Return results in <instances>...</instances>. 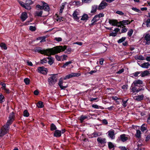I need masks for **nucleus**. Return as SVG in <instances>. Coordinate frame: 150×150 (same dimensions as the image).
Masks as SVG:
<instances>
[{
  "label": "nucleus",
  "instance_id": "f257e3e1",
  "mask_svg": "<svg viewBox=\"0 0 150 150\" xmlns=\"http://www.w3.org/2000/svg\"><path fill=\"white\" fill-rule=\"evenodd\" d=\"M65 46H57L52 48L46 50H42V48L39 47H36L34 49V51L45 54L47 55H53L55 54L60 53L64 51L66 49Z\"/></svg>",
  "mask_w": 150,
  "mask_h": 150
},
{
  "label": "nucleus",
  "instance_id": "f03ea898",
  "mask_svg": "<svg viewBox=\"0 0 150 150\" xmlns=\"http://www.w3.org/2000/svg\"><path fill=\"white\" fill-rule=\"evenodd\" d=\"M57 74H54L50 77L48 80V83L51 86L54 85L57 80Z\"/></svg>",
  "mask_w": 150,
  "mask_h": 150
},
{
  "label": "nucleus",
  "instance_id": "7ed1b4c3",
  "mask_svg": "<svg viewBox=\"0 0 150 150\" xmlns=\"http://www.w3.org/2000/svg\"><path fill=\"white\" fill-rule=\"evenodd\" d=\"M37 71L38 72L42 74H46L47 73V68L43 67H41L38 68Z\"/></svg>",
  "mask_w": 150,
  "mask_h": 150
},
{
  "label": "nucleus",
  "instance_id": "20e7f679",
  "mask_svg": "<svg viewBox=\"0 0 150 150\" xmlns=\"http://www.w3.org/2000/svg\"><path fill=\"white\" fill-rule=\"evenodd\" d=\"M143 85V82L142 80H138L134 81L132 83V86L139 87Z\"/></svg>",
  "mask_w": 150,
  "mask_h": 150
},
{
  "label": "nucleus",
  "instance_id": "39448f33",
  "mask_svg": "<svg viewBox=\"0 0 150 150\" xmlns=\"http://www.w3.org/2000/svg\"><path fill=\"white\" fill-rule=\"evenodd\" d=\"M64 129H62V130H56L55 131L54 136L56 137H59L61 135L62 133H63L65 132Z\"/></svg>",
  "mask_w": 150,
  "mask_h": 150
},
{
  "label": "nucleus",
  "instance_id": "423d86ee",
  "mask_svg": "<svg viewBox=\"0 0 150 150\" xmlns=\"http://www.w3.org/2000/svg\"><path fill=\"white\" fill-rule=\"evenodd\" d=\"M107 5V3L105 1H103L99 5L98 9L99 10L103 9L105 8Z\"/></svg>",
  "mask_w": 150,
  "mask_h": 150
},
{
  "label": "nucleus",
  "instance_id": "0eeeda50",
  "mask_svg": "<svg viewBox=\"0 0 150 150\" xmlns=\"http://www.w3.org/2000/svg\"><path fill=\"white\" fill-rule=\"evenodd\" d=\"M73 17L74 19L77 21L78 22L79 21V18L80 17L79 16V12L77 11H75L73 14Z\"/></svg>",
  "mask_w": 150,
  "mask_h": 150
},
{
  "label": "nucleus",
  "instance_id": "6e6552de",
  "mask_svg": "<svg viewBox=\"0 0 150 150\" xmlns=\"http://www.w3.org/2000/svg\"><path fill=\"white\" fill-rule=\"evenodd\" d=\"M108 135L110 138L112 139L115 138V132L113 130H111L108 132Z\"/></svg>",
  "mask_w": 150,
  "mask_h": 150
},
{
  "label": "nucleus",
  "instance_id": "1a4fd4ad",
  "mask_svg": "<svg viewBox=\"0 0 150 150\" xmlns=\"http://www.w3.org/2000/svg\"><path fill=\"white\" fill-rule=\"evenodd\" d=\"M119 23L121 26L125 27V25L129 24H130V22H129V21L128 20H123L120 21Z\"/></svg>",
  "mask_w": 150,
  "mask_h": 150
},
{
  "label": "nucleus",
  "instance_id": "9d476101",
  "mask_svg": "<svg viewBox=\"0 0 150 150\" xmlns=\"http://www.w3.org/2000/svg\"><path fill=\"white\" fill-rule=\"evenodd\" d=\"M130 89L131 90L132 92L133 93H138L141 90V89L139 88L137 89L136 86H132V85L131 86Z\"/></svg>",
  "mask_w": 150,
  "mask_h": 150
},
{
  "label": "nucleus",
  "instance_id": "9b49d317",
  "mask_svg": "<svg viewBox=\"0 0 150 150\" xmlns=\"http://www.w3.org/2000/svg\"><path fill=\"white\" fill-rule=\"evenodd\" d=\"M144 96L142 94L141 95H138L133 97V98L134 100L137 101H140L144 99Z\"/></svg>",
  "mask_w": 150,
  "mask_h": 150
},
{
  "label": "nucleus",
  "instance_id": "f8f14e48",
  "mask_svg": "<svg viewBox=\"0 0 150 150\" xmlns=\"http://www.w3.org/2000/svg\"><path fill=\"white\" fill-rule=\"evenodd\" d=\"M99 20V19L98 18V16L96 15L91 21V23L90 24V25L91 26L94 25H95V23Z\"/></svg>",
  "mask_w": 150,
  "mask_h": 150
},
{
  "label": "nucleus",
  "instance_id": "ddd939ff",
  "mask_svg": "<svg viewBox=\"0 0 150 150\" xmlns=\"http://www.w3.org/2000/svg\"><path fill=\"white\" fill-rule=\"evenodd\" d=\"M43 4L42 9L46 11H48L50 10V7L44 1L42 2Z\"/></svg>",
  "mask_w": 150,
  "mask_h": 150
},
{
  "label": "nucleus",
  "instance_id": "4468645a",
  "mask_svg": "<svg viewBox=\"0 0 150 150\" xmlns=\"http://www.w3.org/2000/svg\"><path fill=\"white\" fill-rule=\"evenodd\" d=\"M63 81L62 79H60L59 80V82L58 83V85L59 86L60 88L62 89H64L67 88V86H63Z\"/></svg>",
  "mask_w": 150,
  "mask_h": 150
},
{
  "label": "nucleus",
  "instance_id": "2eb2a0df",
  "mask_svg": "<svg viewBox=\"0 0 150 150\" xmlns=\"http://www.w3.org/2000/svg\"><path fill=\"white\" fill-rule=\"evenodd\" d=\"M27 18L28 15L26 12H23L22 13L21 18L23 22Z\"/></svg>",
  "mask_w": 150,
  "mask_h": 150
},
{
  "label": "nucleus",
  "instance_id": "dca6fc26",
  "mask_svg": "<svg viewBox=\"0 0 150 150\" xmlns=\"http://www.w3.org/2000/svg\"><path fill=\"white\" fill-rule=\"evenodd\" d=\"M120 138L121 140L123 142H125L127 141L128 138L127 135L124 134L120 135Z\"/></svg>",
  "mask_w": 150,
  "mask_h": 150
},
{
  "label": "nucleus",
  "instance_id": "f3484780",
  "mask_svg": "<svg viewBox=\"0 0 150 150\" xmlns=\"http://www.w3.org/2000/svg\"><path fill=\"white\" fill-rule=\"evenodd\" d=\"M97 141L98 143L101 144H104L106 143V139L105 138L98 137L97 138Z\"/></svg>",
  "mask_w": 150,
  "mask_h": 150
},
{
  "label": "nucleus",
  "instance_id": "a211bd4d",
  "mask_svg": "<svg viewBox=\"0 0 150 150\" xmlns=\"http://www.w3.org/2000/svg\"><path fill=\"white\" fill-rule=\"evenodd\" d=\"M145 40L147 41L146 44H150V34H147L145 36Z\"/></svg>",
  "mask_w": 150,
  "mask_h": 150
},
{
  "label": "nucleus",
  "instance_id": "6ab92c4d",
  "mask_svg": "<svg viewBox=\"0 0 150 150\" xmlns=\"http://www.w3.org/2000/svg\"><path fill=\"white\" fill-rule=\"evenodd\" d=\"M150 66V64L148 62H145L142 64L140 66L143 68L147 69Z\"/></svg>",
  "mask_w": 150,
  "mask_h": 150
},
{
  "label": "nucleus",
  "instance_id": "aec40b11",
  "mask_svg": "<svg viewBox=\"0 0 150 150\" xmlns=\"http://www.w3.org/2000/svg\"><path fill=\"white\" fill-rule=\"evenodd\" d=\"M141 72L140 76H141L142 77L147 76L150 74L149 71L147 70Z\"/></svg>",
  "mask_w": 150,
  "mask_h": 150
},
{
  "label": "nucleus",
  "instance_id": "412c9836",
  "mask_svg": "<svg viewBox=\"0 0 150 150\" xmlns=\"http://www.w3.org/2000/svg\"><path fill=\"white\" fill-rule=\"evenodd\" d=\"M98 8V6L97 5H94L92 6L91 10V13H95L97 10V9Z\"/></svg>",
  "mask_w": 150,
  "mask_h": 150
},
{
  "label": "nucleus",
  "instance_id": "4be33fe9",
  "mask_svg": "<svg viewBox=\"0 0 150 150\" xmlns=\"http://www.w3.org/2000/svg\"><path fill=\"white\" fill-rule=\"evenodd\" d=\"M89 119L88 116L86 115H81L80 117V120L81 123L83 122L85 120H88Z\"/></svg>",
  "mask_w": 150,
  "mask_h": 150
},
{
  "label": "nucleus",
  "instance_id": "5701e85b",
  "mask_svg": "<svg viewBox=\"0 0 150 150\" xmlns=\"http://www.w3.org/2000/svg\"><path fill=\"white\" fill-rule=\"evenodd\" d=\"M109 22L110 24L113 26L117 25V24L118 23L117 21L114 20H109Z\"/></svg>",
  "mask_w": 150,
  "mask_h": 150
},
{
  "label": "nucleus",
  "instance_id": "b1692460",
  "mask_svg": "<svg viewBox=\"0 0 150 150\" xmlns=\"http://www.w3.org/2000/svg\"><path fill=\"white\" fill-rule=\"evenodd\" d=\"M47 58L49 59L48 64L50 65L52 64L54 62V58L50 56H49Z\"/></svg>",
  "mask_w": 150,
  "mask_h": 150
},
{
  "label": "nucleus",
  "instance_id": "393cba45",
  "mask_svg": "<svg viewBox=\"0 0 150 150\" xmlns=\"http://www.w3.org/2000/svg\"><path fill=\"white\" fill-rule=\"evenodd\" d=\"M141 132L140 130L138 129L136 130V133L135 135L136 138H139L141 137Z\"/></svg>",
  "mask_w": 150,
  "mask_h": 150
},
{
  "label": "nucleus",
  "instance_id": "a878e982",
  "mask_svg": "<svg viewBox=\"0 0 150 150\" xmlns=\"http://www.w3.org/2000/svg\"><path fill=\"white\" fill-rule=\"evenodd\" d=\"M135 59L137 60H143L145 59V58L142 55H136L135 57Z\"/></svg>",
  "mask_w": 150,
  "mask_h": 150
},
{
  "label": "nucleus",
  "instance_id": "bb28decb",
  "mask_svg": "<svg viewBox=\"0 0 150 150\" xmlns=\"http://www.w3.org/2000/svg\"><path fill=\"white\" fill-rule=\"evenodd\" d=\"M42 13V11H36L35 13V16L41 17Z\"/></svg>",
  "mask_w": 150,
  "mask_h": 150
},
{
  "label": "nucleus",
  "instance_id": "cd10ccee",
  "mask_svg": "<svg viewBox=\"0 0 150 150\" xmlns=\"http://www.w3.org/2000/svg\"><path fill=\"white\" fill-rule=\"evenodd\" d=\"M37 106L38 108H42L44 107L43 103L41 101H39L37 104Z\"/></svg>",
  "mask_w": 150,
  "mask_h": 150
},
{
  "label": "nucleus",
  "instance_id": "c85d7f7f",
  "mask_svg": "<svg viewBox=\"0 0 150 150\" xmlns=\"http://www.w3.org/2000/svg\"><path fill=\"white\" fill-rule=\"evenodd\" d=\"M88 18V16L86 14H84L82 16V17L81 18V20L84 21L87 20Z\"/></svg>",
  "mask_w": 150,
  "mask_h": 150
},
{
  "label": "nucleus",
  "instance_id": "c756f323",
  "mask_svg": "<svg viewBox=\"0 0 150 150\" xmlns=\"http://www.w3.org/2000/svg\"><path fill=\"white\" fill-rule=\"evenodd\" d=\"M0 46L2 48L6 50L7 49V47L6 44L3 42H1L0 44Z\"/></svg>",
  "mask_w": 150,
  "mask_h": 150
},
{
  "label": "nucleus",
  "instance_id": "7c9ffc66",
  "mask_svg": "<svg viewBox=\"0 0 150 150\" xmlns=\"http://www.w3.org/2000/svg\"><path fill=\"white\" fill-rule=\"evenodd\" d=\"M72 63L71 61H69L68 62H66L64 64V65L62 67V68H65L66 67L68 66L69 64H71Z\"/></svg>",
  "mask_w": 150,
  "mask_h": 150
},
{
  "label": "nucleus",
  "instance_id": "2f4dec72",
  "mask_svg": "<svg viewBox=\"0 0 150 150\" xmlns=\"http://www.w3.org/2000/svg\"><path fill=\"white\" fill-rule=\"evenodd\" d=\"M56 129V126L54 124L52 123L51 125L50 129L51 131L55 130Z\"/></svg>",
  "mask_w": 150,
  "mask_h": 150
},
{
  "label": "nucleus",
  "instance_id": "473e14b6",
  "mask_svg": "<svg viewBox=\"0 0 150 150\" xmlns=\"http://www.w3.org/2000/svg\"><path fill=\"white\" fill-rule=\"evenodd\" d=\"M145 124H143L141 127V129L142 132H144V131L146 130L147 128L146 127H145Z\"/></svg>",
  "mask_w": 150,
  "mask_h": 150
},
{
  "label": "nucleus",
  "instance_id": "72a5a7b5",
  "mask_svg": "<svg viewBox=\"0 0 150 150\" xmlns=\"http://www.w3.org/2000/svg\"><path fill=\"white\" fill-rule=\"evenodd\" d=\"M126 39L125 37H122L117 41V42L119 43H120L124 41Z\"/></svg>",
  "mask_w": 150,
  "mask_h": 150
},
{
  "label": "nucleus",
  "instance_id": "f704fd0d",
  "mask_svg": "<svg viewBox=\"0 0 150 150\" xmlns=\"http://www.w3.org/2000/svg\"><path fill=\"white\" fill-rule=\"evenodd\" d=\"M133 30L132 29H130L127 32V35L129 37H131L133 34Z\"/></svg>",
  "mask_w": 150,
  "mask_h": 150
},
{
  "label": "nucleus",
  "instance_id": "c9c22d12",
  "mask_svg": "<svg viewBox=\"0 0 150 150\" xmlns=\"http://www.w3.org/2000/svg\"><path fill=\"white\" fill-rule=\"evenodd\" d=\"M72 77H78L81 75V74L79 73H71Z\"/></svg>",
  "mask_w": 150,
  "mask_h": 150
},
{
  "label": "nucleus",
  "instance_id": "e433bc0d",
  "mask_svg": "<svg viewBox=\"0 0 150 150\" xmlns=\"http://www.w3.org/2000/svg\"><path fill=\"white\" fill-rule=\"evenodd\" d=\"M14 113L13 112H12V113L10 114L9 117V119L14 120Z\"/></svg>",
  "mask_w": 150,
  "mask_h": 150
},
{
  "label": "nucleus",
  "instance_id": "4c0bfd02",
  "mask_svg": "<svg viewBox=\"0 0 150 150\" xmlns=\"http://www.w3.org/2000/svg\"><path fill=\"white\" fill-rule=\"evenodd\" d=\"M38 40H41L40 42H42L45 41V37H40L37 38Z\"/></svg>",
  "mask_w": 150,
  "mask_h": 150
},
{
  "label": "nucleus",
  "instance_id": "58836bf2",
  "mask_svg": "<svg viewBox=\"0 0 150 150\" xmlns=\"http://www.w3.org/2000/svg\"><path fill=\"white\" fill-rule=\"evenodd\" d=\"M132 9L135 12L139 13H141V11L139 9H138L136 7H132Z\"/></svg>",
  "mask_w": 150,
  "mask_h": 150
},
{
  "label": "nucleus",
  "instance_id": "ea45409f",
  "mask_svg": "<svg viewBox=\"0 0 150 150\" xmlns=\"http://www.w3.org/2000/svg\"><path fill=\"white\" fill-rule=\"evenodd\" d=\"M24 81L26 85H28L30 83V80L28 78H26L24 80Z\"/></svg>",
  "mask_w": 150,
  "mask_h": 150
},
{
  "label": "nucleus",
  "instance_id": "a19ab883",
  "mask_svg": "<svg viewBox=\"0 0 150 150\" xmlns=\"http://www.w3.org/2000/svg\"><path fill=\"white\" fill-rule=\"evenodd\" d=\"M5 130V129H2L0 131V132H1V134L2 136L6 134L8 132V131H6V132H5L6 131Z\"/></svg>",
  "mask_w": 150,
  "mask_h": 150
},
{
  "label": "nucleus",
  "instance_id": "79ce46f5",
  "mask_svg": "<svg viewBox=\"0 0 150 150\" xmlns=\"http://www.w3.org/2000/svg\"><path fill=\"white\" fill-rule=\"evenodd\" d=\"M30 5L25 4L23 7L25 8V9L29 10L31 9V7L30 6Z\"/></svg>",
  "mask_w": 150,
  "mask_h": 150
},
{
  "label": "nucleus",
  "instance_id": "37998d69",
  "mask_svg": "<svg viewBox=\"0 0 150 150\" xmlns=\"http://www.w3.org/2000/svg\"><path fill=\"white\" fill-rule=\"evenodd\" d=\"M29 115V113L26 110H25L23 112V115L24 116L28 117Z\"/></svg>",
  "mask_w": 150,
  "mask_h": 150
},
{
  "label": "nucleus",
  "instance_id": "c03bdc74",
  "mask_svg": "<svg viewBox=\"0 0 150 150\" xmlns=\"http://www.w3.org/2000/svg\"><path fill=\"white\" fill-rule=\"evenodd\" d=\"M65 5L64 4H62V5L60 6V8L59 11L60 13H62L63 10L64 8Z\"/></svg>",
  "mask_w": 150,
  "mask_h": 150
},
{
  "label": "nucleus",
  "instance_id": "a18cd8bd",
  "mask_svg": "<svg viewBox=\"0 0 150 150\" xmlns=\"http://www.w3.org/2000/svg\"><path fill=\"white\" fill-rule=\"evenodd\" d=\"M29 28V30L32 31H35L36 30L35 27L32 26H30Z\"/></svg>",
  "mask_w": 150,
  "mask_h": 150
},
{
  "label": "nucleus",
  "instance_id": "49530a36",
  "mask_svg": "<svg viewBox=\"0 0 150 150\" xmlns=\"http://www.w3.org/2000/svg\"><path fill=\"white\" fill-rule=\"evenodd\" d=\"M108 146L110 149H112L113 148L114 146L111 142H109L108 143Z\"/></svg>",
  "mask_w": 150,
  "mask_h": 150
},
{
  "label": "nucleus",
  "instance_id": "de8ad7c7",
  "mask_svg": "<svg viewBox=\"0 0 150 150\" xmlns=\"http://www.w3.org/2000/svg\"><path fill=\"white\" fill-rule=\"evenodd\" d=\"M72 77V75L71 73L70 74H68L64 78V80H66L67 79H69Z\"/></svg>",
  "mask_w": 150,
  "mask_h": 150
},
{
  "label": "nucleus",
  "instance_id": "09e8293b",
  "mask_svg": "<svg viewBox=\"0 0 150 150\" xmlns=\"http://www.w3.org/2000/svg\"><path fill=\"white\" fill-rule=\"evenodd\" d=\"M92 0H82V3H91Z\"/></svg>",
  "mask_w": 150,
  "mask_h": 150
},
{
  "label": "nucleus",
  "instance_id": "8fccbe9b",
  "mask_svg": "<svg viewBox=\"0 0 150 150\" xmlns=\"http://www.w3.org/2000/svg\"><path fill=\"white\" fill-rule=\"evenodd\" d=\"M9 125L6 124V125H5L3 127V128L2 129H5V130L6 131H8L9 129ZM5 132H6V131Z\"/></svg>",
  "mask_w": 150,
  "mask_h": 150
},
{
  "label": "nucleus",
  "instance_id": "3c124183",
  "mask_svg": "<svg viewBox=\"0 0 150 150\" xmlns=\"http://www.w3.org/2000/svg\"><path fill=\"white\" fill-rule=\"evenodd\" d=\"M99 136L98 133L96 132L93 133L92 135L93 137H97Z\"/></svg>",
  "mask_w": 150,
  "mask_h": 150
},
{
  "label": "nucleus",
  "instance_id": "603ef678",
  "mask_svg": "<svg viewBox=\"0 0 150 150\" xmlns=\"http://www.w3.org/2000/svg\"><path fill=\"white\" fill-rule=\"evenodd\" d=\"M62 55L61 56H59L58 55H56L55 56V57L56 59L58 61L60 60L62 58Z\"/></svg>",
  "mask_w": 150,
  "mask_h": 150
},
{
  "label": "nucleus",
  "instance_id": "864d4df0",
  "mask_svg": "<svg viewBox=\"0 0 150 150\" xmlns=\"http://www.w3.org/2000/svg\"><path fill=\"white\" fill-rule=\"evenodd\" d=\"M47 62V59L46 58H44L43 59H42L40 61V63L41 64H44L45 63H46Z\"/></svg>",
  "mask_w": 150,
  "mask_h": 150
},
{
  "label": "nucleus",
  "instance_id": "5fc2aeb1",
  "mask_svg": "<svg viewBox=\"0 0 150 150\" xmlns=\"http://www.w3.org/2000/svg\"><path fill=\"white\" fill-rule=\"evenodd\" d=\"M32 1L31 0H26L25 1V4L30 5L32 4Z\"/></svg>",
  "mask_w": 150,
  "mask_h": 150
},
{
  "label": "nucleus",
  "instance_id": "6e6d98bb",
  "mask_svg": "<svg viewBox=\"0 0 150 150\" xmlns=\"http://www.w3.org/2000/svg\"><path fill=\"white\" fill-rule=\"evenodd\" d=\"M146 25L147 27L150 26V19H148L147 20Z\"/></svg>",
  "mask_w": 150,
  "mask_h": 150
},
{
  "label": "nucleus",
  "instance_id": "4d7b16f0",
  "mask_svg": "<svg viewBox=\"0 0 150 150\" xmlns=\"http://www.w3.org/2000/svg\"><path fill=\"white\" fill-rule=\"evenodd\" d=\"M128 99L126 101H124L123 100H122V105L124 107H125L127 106V105L126 104L127 101L128 100Z\"/></svg>",
  "mask_w": 150,
  "mask_h": 150
},
{
  "label": "nucleus",
  "instance_id": "13d9d810",
  "mask_svg": "<svg viewBox=\"0 0 150 150\" xmlns=\"http://www.w3.org/2000/svg\"><path fill=\"white\" fill-rule=\"evenodd\" d=\"M141 72V71H137L133 74L134 76L135 77H137L138 76V75L140 74Z\"/></svg>",
  "mask_w": 150,
  "mask_h": 150
},
{
  "label": "nucleus",
  "instance_id": "bf43d9fd",
  "mask_svg": "<svg viewBox=\"0 0 150 150\" xmlns=\"http://www.w3.org/2000/svg\"><path fill=\"white\" fill-rule=\"evenodd\" d=\"M13 121V120H12L10 119H9L8 120V121L6 123L7 125H9L12 123Z\"/></svg>",
  "mask_w": 150,
  "mask_h": 150
},
{
  "label": "nucleus",
  "instance_id": "052dcab7",
  "mask_svg": "<svg viewBox=\"0 0 150 150\" xmlns=\"http://www.w3.org/2000/svg\"><path fill=\"white\" fill-rule=\"evenodd\" d=\"M4 96L2 95H0V103H2L4 102Z\"/></svg>",
  "mask_w": 150,
  "mask_h": 150
},
{
  "label": "nucleus",
  "instance_id": "680f3d73",
  "mask_svg": "<svg viewBox=\"0 0 150 150\" xmlns=\"http://www.w3.org/2000/svg\"><path fill=\"white\" fill-rule=\"evenodd\" d=\"M122 29L121 30V33H125L127 31V28H125V27H124V28L122 27Z\"/></svg>",
  "mask_w": 150,
  "mask_h": 150
},
{
  "label": "nucleus",
  "instance_id": "e2e57ef3",
  "mask_svg": "<svg viewBox=\"0 0 150 150\" xmlns=\"http://www.w3.org/2000/svg\"><path fill=\"white\" fill-rule=\"evenodd\" d=\"M116 13L120 15H122L124 14V13L122 11H117Z\"/></svg>",
  "mask_w": 150,
  "mask_h": 150
},
{
  "label": "nucleus",
  "instance_id": "0e129e2a",
  "mask_svg": "<svg viewBox=\"0 0 150 150\" xmlns=\"http://www.w3.org/2000/svg\"><path fill=\"white\" fill-rule=\"evenodd\" d=\"M96 16H98V18L100 19V18L104 16V14L102 13H100L98 15H96Z\"/></svg>",
  "mask_w": 150,
  "mask_h": 150
},
{
  "label": "nucleus",
  "instance_id": "69168bd1",
  "mask_svg": "<svg viewBox=\"0 0 150 150\" xmlns=\"http://www.w3.org/2000/svg\"><path fill=\"white\" fill-rule=\"evenodd\" d=\"M75 4L77 6H79L81 5V2L79 1H76L75 2Z\"/></svg>",
  "mask_w": 150,
  "mask_h": 150
},
{
  "label": "nucleus",
  "instance_id": "338daca9",
  "mask_svg": "<svg viewBox=\"0 0 150 150\" xmlns=\"http://www.w3.org/2000/svg\"><path fill=\"white\" fill-rule=\"evenodd\" d=\"M92 107L96 109H99V106L97 105L93 104L92 105Z\"/></svg>",
  "mask_w": 150,
  "mask_h": 150
},
{
  "label": "nucleus",
  "instance_id": "774afa93",
  "mask_svg": "<svg viewBox=\"0 0 150 150\" xmlns=\"http://www.w3.org/2000/svg\"><path fill=\"white\" fill-rule=\"evenodd\" d=\"M112 100H117L120 99L119 98L117 97L116 96H112Z\"/></svg>",
  "mask_w": 150,
  "mask_h": 150
}]
</instances>
